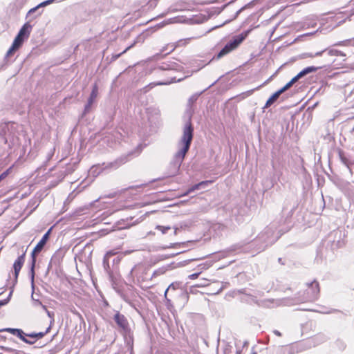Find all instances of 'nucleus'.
Returning <instances> with one entry per match:
<instances>
[{
	"instance_id": "nucleus-4",
	"label": "nucleus",
	"mask_w": 354,
	"mask_h": 354,
	"mask_svg": "<svg viewBox=\"0 0 354 354\" xmlns=\"http://www.w3.org/2000/svg\"><path fill=\"white\" fill-rule=\"evenodd\" d=\"M247 36L248 32H244L241 34L233 37L232 39H230L220 50V52L214 57V58L218 59L236 49L239 46L245 39Z\"/></svg>"
},
{
	"instance_id": "nucleus-35",
	"label": "nucleus",
	"mask_w": 354,
	"mask_h": 354,
	"mask_svg": "<svg viewBox=\"0 0 354 354\" xmlns=\"http://www.w3.org/2000/svg\"><path fill=\"white\" fill-rule=\"evenodd\" d=\"M179 245H180V243H171V244H170L169 245H168V246L162 247V249H166V248H176V246Z\"/></svg>"
},
{
	"instance_id": "nucleus-10",
	"label": "nucleus",
	"mask_w": 354,
	"mask_h": 354,
	"mask_svg": "<svg viewBox=\"0 0 354 354\" xmlns=\"http://www.w3.org/2000/svg\"><path fill=\"white\" fill-rule=\"evenodd\" d=\"M289 89L288 86L286 84L283 87H282L281 89L275 92L266 102L263 109H267L269 106H270L274 102L277 101V100L279 98L281 94L284 93L286 91Z\"/></svg>"
},
{
	"instance_id": "nucleus-48",
	"label": "nucleus",
	"mask_w": 354,
	"mask_h": 354,
	"mask_svg": "<svg viewBox=\"0 0 354 354\" xmlns=\"http://www.w3.org/2000/svg\"><path fill=\"white\" fill-rule=\"evenodd\" d=\"M321 313H332V311H328V312H326V311H320Z\"/></svg>"
},
{
	"instance_id": "nucleus-7",
	"label": "nucleus",
	"mask_w": 354,
	"mask_h": 354,
	"mask_svg": "<svg viewBox=\"0 0 354 354\" xmlns=\"http://www.w3.org/2000/svg\"><path fill=\"white\" fill-rule=\"evenodd\" d=\"M15 128V124L13 122H8L5 124L0 129V136H2L5 143L8 142V139L12 136V142L15 143L14 135L12 134V129Z\"/></svg>"
},
{
	"instance_id": "nucleus-9",
	"label": "nucleus",
	"mask_w": 354,
	"mask_h": 354,
	"mask_svg": "<svg viewBox=\"0 0 354 354\" xmlns=\"http://www.w3.org/2000/svg\"><path fill=\"white\" fill-rule=\"evenodd\" d=\"M158 70L160 71H181L183 69V66L177 63L175 61L170 60L165 62L162 63L158 67Z\"/></svg>"
},
{
	"instance_id": "nucleus-19",
	"label": "nucleus",
	"mask_w": 354,
	"mask_h": 354,
	"mask_svg": "<svg viewBox=\"0 0 354 354\" xmlns=\"http://www.w3.org/2000/svg\"><path fill=\"white\" fill-rule=\"evenodd\" d=\"M41 251H35V248H34L31 253L32 262H31L30 273H31L32 282H33V280H34V274H35L34 268H35V263H36V255H37V254L39 253Z\"/></svg>"
},
{
	"instance_id": "nucleus-42",
	"label": "nucleus",
	"mask_w": 354,
	"mask_h": 354,
	"mask_svg": "<svg viewBox=\"0 0 354 354\" xmlns=\"http://www.w3.org/2000/svg\"><path fill=\"white\" fill-rule=\"evenodd\" d=\"M274 333L277 336H281V333L277 330H274Z\"/></svg>"
},
{
	"instance_id": "nucleus-23",
	"label": "nucleus",
	"mask_w": 354,
	"mask_h": 354,
	"mask_svg": "<svg viewBox=\"0 0 354 354\" xmlns=\"http://www.w3.org/2000/svg\"><path fill=\"white\" fill-rule=\"evenodd\" d=\"M50 329V326H49L45 332H39V333H32L29 334H26V336L32 337V338H37V339H41L46 334H47Z\"/></svg>"
},
{
	"instance_id": "nucleus-11",
	"label": "nucleus",
	"mask_w": 354,
	"mask_h": 354,
	"mask_svg": "<svg viewBox=\"0 0 354 354\" xmlns=\"http://www.w3.org/2000/svg\"><path fill=\"white\" fill-rule=\"evenodd\" d=\"M25 256L26 253L24 252L17 259V260L15 261L13 264L15 277L16 279H17L20 270L24 263Z\"/></svg>"
},
{
	"instance_id": "nucleus-25",
	"label": "nucleus",
	"mask_w": 354,
	"mask_h": 354,
	"mask_svg": "<svg viewBox=\"0 0 354 354\" xmlns=\"http://www.w3.org/2000/svg\"><path fill=\"white\" fill-rule=\"evenodd\" d=\"M176 82V77H171L170 80H167L164 82H158L153 84V85H167V84H169L171 83Z\"/></svg>"
},
{
	"instance_id": "nucleus-49",
	"label": "nucleus",
	"mask_w": 354,
	"mask_h": 354,
	"mask_svg": "<svg viewBox=\"0 0 354 354\" xmlns=\"http://www.w3.org/2000/svg\"><path fill=\"white\" fill-rule=\"evenodd\" d=\"M41 12H42L41 11V12H37V15H36V17L41 15Z\"/></svg>"
},
{
	"instance_id": "nucleus-6",
	"label": "nucleus",
	"mask_w": 354,
	"mask_h": 354,
	"mask_svg": "<svg viewBox=\"0 0 354 354\" xmlns=\"http://www.w3.org/2000/svg\"><path fill=\"white\" fill-rule=\"evenodd\" d=\"M274 231L270 227H267L258 236V240L263 241L266 245L261 250H263L268 245L274 243L278 237H274Z\"/></svg>"
},
{
	"instance_id": "nucleus-38",
	"label": "nucleus",
	"mask_w": 354,
	"mask_h": 354,
	"mask_svg": "<svg viewBox=\"0 0 354 354\" xmlns=\"http://www.w3.org/2000/svg\"><path fill=\"white\" fill-rule=\"evenodd\" d=\"M97 3H101V4H108L109 3V0H97Z\"/></svg>"
},
{
	"instance_id": "nucleus-27",
	"label": "nucleus",
	"mask_w": 354,
	"mask_h": 354,
	"mask_svg": "<svg viewBox=\"0 0 354 354\" xmlns=\"http://www.w3.org/2000/svg\"><path fill=\"white\" fill-rule=\"evenodd\" d=\"M327 50V48L323 50H321V51H319V52H317L315 53H308L307 54V56L309 57H319V56H321L324 53L326 52Z\"/></svg>"
},
{
	"instance_id": "nucleus-26",
	"label": "nucleus",
	"mask_w": 354,
	"mask_h": 354,
	"mask_svg": "<svg viewBox=\"0 0 354 354\" xmlns=\"http://www.w3.org/2000/svg\"><path fill=\"white\" fill-rule=\"evenodd\" d=\"M156 229L160 230L163 234L171 229L170 226L156 225Z\"/></svg>"
},
{
	"instance_id": "nucleus-29",
	"label": "nucleus",
	"mask_w": 354,
	"mask_h": 354,
	"mask_svg": "<svg viewBox=\"0 0 354 354\" xmlns=\"http://www.w3.org/2000/svg\"><path fill=\"white\" fill-rule=\"evenodd\" d=\"M212 266L211 262H206L205 263L200 264L198 266L199 268H201V270H207Z\"/></svg>"
},
{
	"instance_id": "nucleus-24",
	"label": "nucleus",
	"mask_w": 354,
	"mask_h": 354,
	"mask_svg": "<svg viewBox=\"0 0 354 354\" xmlns=\"http://www.w3.org/2000/svg\"><path fill=\"white\" fill-rule=\"evenodd\" d=\"M326 53L330 56H342V57L346 56V55L343 52L336 50V49L327 48Z\"/></svg>"
},
{
	"instance_id": "nucleus-13",
	"label": "nucleus",
	"mask_w": 354,
	"mask_h": 354,
	"mask_svg": "<svg viewBox=\"0 0 354 354\" xmlns=\"http://www.w3.org/2000/svg\"><path fill=\"white\" fill-rule=\"evenodd\" d=\"M210 183H212L211 180L201 181L199 183H197V184L192 186L184 194H183L182 196H187L189 194H190L196 190H198L200 189L205 188V186H207V185H209Z\"/></svg>"
},
{
	"instance_id": "nucleus-18",
	"label": "nucleus",
	"mask_w": 354,
	"mask_h": 354,
	"mask_svg": "<svg viewBox=\"0 0 354 354\" xmlns=\"http://www.w3.org/2000/svg\"><path fill=\"white\" fill-rule=\"evenodd\" d=\"M53 1H54V0H46V1H44L41 2V3H39V5L35 6V8H31L28 11V12L27 14V17L30 16L32 13H35V12H37L39 8L44 7V6H46L48 5H50Z\"/></svg>"
},
{
	"instance_id": "nucleus-36",
	"label": "nucleus",
	"mask_w": 354,
	"mask_h": 354,
	"mask_svg": "<svg viewBox=\"0 0 354 354\" xmlns=\"http://www.w3.org/2000/svg\"><path fill=\"white\" fill-rule=\"evenodd\" d=\"M191 38H187V39H183V40H180L178 41V45H181V44H187L189 41H190Z\"/></svg>"
},
{
	"instance_id": "nucleus-32",
	"label": "nucleus",
	"mask_w": 354,
	"mask_h": 354,
	"mask_svg": "<svg viewBox=\"0 0 354 354\" xmlns=\"http://www.w3.org/2000/svg\"><path fill=\"white\" fill-rule=\"evenodd\" d=\"M10 169V168L7 169L0 175V182L8 175Z\"/></svg>"
},
{
	"instance_id": "nucleus-12",
	"label": "nucleus",
	"mask_w": 354,
	"mask_h": 354,
	"mask_svg": "<svg viewBox=\"0 0 354 354\" xmlns=\"http://www.w3.org/2000/svg\"><path fill=\"white\" fill-rule=\"evenodd\" d=\"M97 93H98V88H97V84H95L93 85V86L92 91H91V93L90 94V96L88 97V102L85 105V108H84V111L85 112H88L89 111L92 104L93 103V102L95 101V98L97 97Z\"/></svg>"
},
{
	"instance_id": "nucleus-3",
	"label": "nucleus",
	"mask_w": 354,
	"mask_h": 354,
	"mask_svg": "<svg viewBox=\"0 0 354 354\" xmlns=\"http://www.w3.org/2000/svg\"><path fill=\"white\" fill-rule=\"evenodd\" d=\"M32 29V26L28 23H26L19 30L17 35L14 39V41L6 53V56L11 55L15 51L19 49L21 45L23 44L24 40L29 37L30 31Z\"/></svg>"
},
{
	"instance_id": "nucleus-43",
	"label": "nucleus",
	"mask_w": 354,
	"mask_h": 354,
	"mask_svg": "<svg viewBox=\"0 0 354 354\" xmlns=\"http://www.w3.org/2000/svg\"><path fill=\"white\" fill-rule=\"evenodd\" d=\"M174 234L176 235L177 233H178V227H174Z\"/></svg>"
},
{
	"instance_id": "nucleus-15",
	"label": "nucleus",
	"mask_w": 354,
	"mask_h": 354,
	"mask_svg": "<svg viewBox=\"0 0 354 354\" xmlns=\"http://www.w3.org/2000/svg\"><path fill=\"white\" fill-rule=\"evenodd\" d=\"M127 161V156L120 157V158H118L117 160H115V161L109 163L107 165V167L115 169L118 168L120 165L124 164Z\"/></svg>"
},
{
	"instance_id": "nucleus-44",
	"label": "nucleus",
	"mask_w": 354,
	"mask_h": 354,
	"mask_svg": "<svg viewBox=\"0 0 354 354\" xmlns=\"http://www.w3.org/2000/svg\"><path fill=\"white\" fill-rule=\"evenodd\" d=\"M167 46H165V47H163L162 49L161 50V53H164L167 50Z\"/></svg>"
},
{
	"instance_id": "nucleus-20",
	"label": "nucleus",
	"mask_w": 354,
	"mask_h": 354,
	"mask_svg": "<svg viewBox=\"0 0 354 354\" xmlns=\"http://www.w3.org/2000/svg\"><path fill=\"white\" fill-rule=\"evenodd\" d=\"M114 254H115V253H113L111 251H109V252H107L104 257L103 266L106 272H109L110 270L109 259L111 257L113 256Z\"/></svg>"
},
{
	"instance_id": "nucleus-40",
	"label": "nucleus",
	"mask_w": 354,
	"mask_h": 354,
	"mask_svg": "<svg viewBox=\"0 0 354 354\" xmlns=\"http://www.w3.org/2000/svg\"><path fill=\"white\" fill-rule=\"evenodd\" d=\"M97 169V167H91V169L89 172L94 174L95 173V169Z\"/></svg>"
},
{
	"instance_id": "nucleus-47",
	"label": "nucleus",
	"mask_w": 354,
	"mask_h": 354,
	"mask_svg": "<svg viewBox=\"0 0 354 354\" xmlns=\"http://www.w3.org/2000/svg\"><path fill=\"white\" fill-rule=\"evenodd\" d=\"M174 49H175V46H171V50H170V51L169 52V53H171V52H172L173 50H174ZM167 54H168V53H167Z\"/></svg>"
},
{
	"instance_id": "nucleus-39",
	"label": "nucleus",
	"mask_w": 354,
	"mask_h": 354,
	"mask_svg": "<svg viewBox=\"0 0 354 354\" xmlns=\"http://www.w3.org/2000/svg\"><path fill=\"white\" fill-rule=\"evenodd\" d=\"M7 303H8V300H6V299L3 300V301H0V307L2 306H4Z\"/></svg>"
},
{
	"instance_id": "nucleus-37",
	"label": "nucleus",
	"mask_w": 354,
	"mask_h": 354,
	"mask_svg": "<svg viewBox=\"0 0 354 354\" xmlns=\"http://www.w3.org/2000/svg\"><path fill=\"white\" fill-rule=\"evenodd\" d=\"M315 339H319L320 341H324L326 337L322 335H319L315 337Z\"/></svg>"
},
{
	"instance_id": "nucleus-28",
	"label": "nucleus",
	"mask_w": 354,
	"mask_h": 354,
	"mask_svg": "<svg viewBox=\"0 0 354 354\" xmlns=\"http://www.w3.org/2000/svg\"><path fill=\"white\" fill-rule=\"evenodd\" d=\"M42 308L46 312L48 316L50 318H51L50 322L52 323L54 321V319H53L54 313L53 312L48 310L46 306H42Z\"/></svg>"
},
{
	"instance_id": "nucleus-52",
	"label": "nucleus",
	"mask_w": 354,
	"mask_h": 354,
	"mask_svg": "<svg viewBox=\"0 0 354 354\" xmlns=\"http://www.w3.org/2000/svg\"><path fill=\"white\" fill-rule=\"evenodd\" d=\"M207 284V283H203V284H201V285H202V286H206Z\"/></svg>"
},
{
	"instance_id": "nucleus-2",
	"label": "nucleus",
	"mask_w": 354,
	"mask_h": 354,
	"mask_svg": "<svg viewBox=\"0 0 354 354\" xmlns=\"http://www.w3.org/2000/svg\"><path fill=\"white\" fill-rule=\"evenodd\" d=\"M307 288L304 292H299L298 297L295 298L297 303L314 301L319 296V284L316 280L306 283Z\"/></svg>"
},
{
	"instance_id": "nucleus-31",
	"label": "nucleus",
	"mask_w": 354,
	"mask_h": 354,
	"mask_svg": "<svg viewBox=\"0 0 354 354\" xmlns=\"http://www.w3.org/2000/svg\"><path fill=\"white\" fill-rule=\"evenodd\" d=\"M178 287V283H172L171 284L169 285V286L167 288V289L165 290V295H167V292H168V290L171 288L175 290Z\"/></svg>"
},
{
	"instance_id": "nucleus-8",
	"label": "nucleus",
	"mask_w": 354,
	"mask_h": 354,
	"mask_svg": "<svg viewBox=\"0 0 354 354\" xmlns=\"http://www.w3.org/2000/svg\"><path fill=\"white\" fill-rule=\"evenodd\" d=\"M320 67L308 66L304 68L300 71L296 76H295L289 82L286 84L288 87L290 88L299 79L304 77L309 73L316 72Z\"/></svg>"
},
{
	"instance_id": "nucleus-53",
	"label": "nucleus",
	"mask_w": 354,
	"mask_h": 354,
	"mask_svg": "<svg viewBox=\"0 0 354 354\" xmlns=\"http://www.w3.org/2000/svg\"><path fill=\"white\" fill-rule=\"evenodd\" d=\"M279 261L281 262V258L279 259Z\"/></svg>"
},
{
	"instance_id": "nucleus-5",
	"label": "nucleus",
	"mask_w": 354,
	"mask_h": 354,
	"mask_svg": "<svg viewBox=\"0 0 354 354\" xmlns=\"http://www.w3.org/2000/svg\"><path fill=\"white\" fill-rule=\"evenodd\" d=\"M113 319L117 325L118 326V327L120 328V332L124 336L128 335L129 337V341L127 342H132V337L131 336V329L129 328L127 319L125 317V316L118 312L117 313L115 314Z\"/></svg>"
},
{
	"instance_id": "nucleus-50",
	"label": "nucleus",
	"mask_w": 354,
	"mask_h": 354,
	"mask_svg": "<svg viewBox=\"0 0 354 354\" xmlns=\"http://www.w3.org/2000/svg\"><path fill=\"white\" fill-rule=\"evenodd\" d=\"M129 48H130V46H129V47H128V48H127L125 50H124V51L122 52V53H125V52H126V51H127Z\"/></svg>"
},
{
	"instance_id": "nucleus-41",
	"label": "nucleus",
	"mask_w": 354,
	"mask_h": 354,
	"mask_svg": "<svg viewBox=\"0 0 354 354\" xmlns=\"http://www.w3.org/2000/svg\"><path fill=\"white\" fill-rule=\"evenodd\" d=\"M14 354H24V352L17 350H14Z\"/></svg>"
},
{
	"instance_id": "nucleus-33",
	"label": "nucleus",
	"mask_w": 354,
	"mask_h": 354,
	"mask_svg": "<svg viewBox=\"0 0 354 354\" xmlns=\"http://www.w3.org/2000/svg\"><path fill=\"white\" fill-rule=\"evenodd\" d=\"M25 336H26V334L24 335L20 339H21L24 342L28 344H33L35 343L34 341H30V340H28V339H26Z\"/></svg>"
},
{
	"instance_id": "nucleus-21",
	"label": "nucleus",
	"mask_w": 354,
	"mask_h": 354,
	"mask_svg": "<svg viewBox=\"0 0 354 354\" xmlns=\"http://www.w3.org/2000/svg\"><path fill=\"white\" fill-rule=\"evenodd\" d=\"M345 192L351 199L354 200V181L347 183L345 187Z\"/></svg>"
},
{
	"instance_id": "nucleus-1",
	"label": "nucleus",
	"mask_w": 354,
	"mask_h": 354,
	"mask_svg": "<svg viewBox=\"0 0 354 354\" xmlns=\"http://www.w3.org/2000/svg\"><path fill=\"white\" fill-rule=\"evenodd\" d=\"M193 136L194 128L189 118L185 124L183 129V135L178 143V151L174 154L168 166L167 172V176L172 177L178 174L185 157L190 148Z\"/></svg>"
},
{
	"instance_id": "nucleus-16",
	"label": "nucleus",
	"mask_w": 354,
	"mask_h": 354,
	"mask_svg": "<svg viewBox=\"0 0 354 354\" xmlns=\"http://www.w3.org/2000/svg\"><path fill=\"white\" fill-rule=\"evenodd\" d=\"M339 155L342 162L351 171V167H354V158L346 157L342 151L339 153Z\"/></svg>"
},
{
	"instance_id": "nucleus-17",
	"label": "nucleus",
	"mask_w": 354,
	"mask_h": 354,
	"mask_svg": "<svg viewBox=\"0 0 354 354\" xmlns=\"http://www.w3.org/2000/svg\"><path fill=\"white\" fill-rule=\"evenodd\" d=\"M351 15H348L345 12H339L335 16V21L337 22V25L342 24L347 19L351 17Z\"/></svg>"
},
{
	"instance_id": "nucleus-30",
	"label": "nucleus",
	"mask_w": 354,
	"mask_h": 354,
	"mask_svg": "<svg viewBox=\"0 0 354 354\" xmlns=\"http://www.w3.org/2000/svg\"><path fill=\"white\" fill-rule=\"evenodd\" d=\"M32 299L35 306H41L42 308V306H44L42 303L39 299H35L33 295H32Z\"/></svg>"
},
{
	"instance_id": "nucleus-51",
	"label": "nucleus",
	"mask_w": 354,
	"mask_h": 354,
	"mask_svg": "<svg viewBox=\"0 0 354 354\" xmlns=\"http://www.w3.org/2000/svg\"><path fill=\"white\" fill-rule=\"evenodd\" d=\"M240 353H241V352L239 351H236V354H240Z\"/></svg>"
},
{
	"instance_id": "nucleus-45",
	"label": "nucleus",
	"mask_w": 354,
	"mask_h": 354,
	"mask_svg": "<svg viewBox=\"0 0 354 354\" xmlns=\"http://www.w3.org/2000/svg\"><path fill=\"white\" fill-rule=\"evenodd\" d=\"M344 41H340V42H339V43L336 44L335 45H336V46H340V45H343V44H344Z\"/></svg>"
},
{
	"instance_id": "nucleus-14",
	"label": "nucleus",
	"mask_w": 354,
	"mask_h": 354,
	"mask_svg": "<svg viewBox=\"0 0 354 354\" xmlns=\"http://www.w3.org/2000/svg\"><path fill=\"white\" fill-rule=\"evenodd\" d=\"M51 229L48 230L47 232L44 234V235L42 236L41 239L39 241V243L36 245L35 247V251H41L44 248V245H46L48 238L49 234L50 232Z\"/></svg>"
},
{
	"instance_id": "nucleus-34",
	"label": "nucleus",
	"mask_w": 354,
	"mask_h": 354,
	"mask_svg": "<svg viewBox=\"0 0 354 354\" xmlns=\"http://www.w3.org/2000/svg\"><path fill=\"white\" fill-rule=\"evenodd\" d=\"M200 274H201V272L192 274L189 275L188 278L190 279H197L198 277V276L200 275Z\"/></svg>"
},
{
	"instance_id": "nucleus-46",
	"label": "nucleus",
	"mask_w": 354,
	"mask_h": 354,
	"mask_svg": "<svg viewBox=\"0 0 354 354\" xmlns=\"http://www.w3.org/2000/svg\"><path fill=\"white\" fill-rule=\"evenodd\" d=\"M53 155V151H52L50 153L48 154V159L49 160Z\"/></svg>"
},
{
	"instance_id": "nucleus-22",
	"label": "nucleus",
	"mask_w": 354,
	"mask_h": 354,
	"mask_svg": "<svg viewBox=\"0 0 354 354\" xmlns=\"http://www.w3.org/2000/svg\"><path fill=\"white\" fill-rule=\"evenodd\" d=\"M1 331H7L10 333L11 334L17 336L19 338H21L24 335H25L24 332L21 329L18 328H7L1 330Z\"/></svg>"
}]
</instances>
